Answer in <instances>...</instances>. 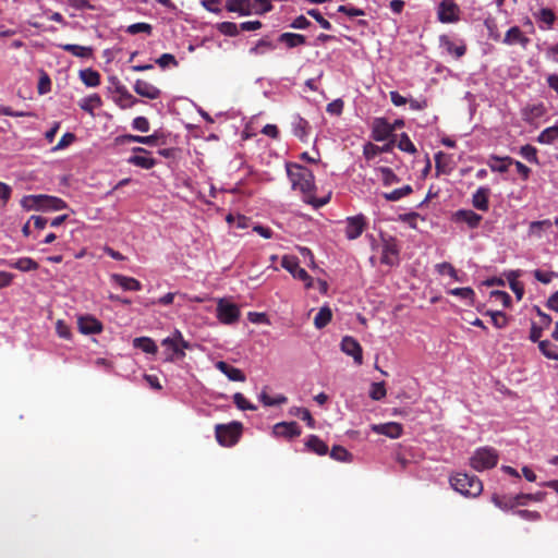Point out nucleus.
Here are the masks:
<instances>
[{
    "label": "nucleus",
    "instance_id": "obj_12",
    "mask_svg": "<svg viewBox=\"0 0 558 558\" xmlns=\"http://www.w3.org/2000/svg\"><path fill=\"white\" fill-rule=\"evenodd\" d=\"M399 260V246L396 239L384 240L380 262L385 265L393 266Z\"/></svg>",
    "mask_w": 558,
    "mask_h": 558
},
{
    "label": "nucleus",
    "instance_id": "obj_42",
    "mask_svg": "<svg viewBox=\"0 0 558 558\" xmlns=\"http://www.w3.org/2000/svg\"><path fill=\"white\" fill-rule=\"evenodd\" d=\"M558 140V125L546 128L537 137L541 144H553Z\"/></svg>",
    "mask_w": 558,
    "mask_h": 558
},
{
    "label": "nucleus",
    "instance_id": "obj_29",
    "mask_svg": "<svg viewBox=\"0 0 558 558\" xmlns=\"http://www.w3.org/2000/svg\"><path fill=\"white\" fill-rule=\"evenodd\" d=\"M66 203L56 196L41 195L40 210H61L66 208Z\"/></svg>",
    "mask_w": 558,
    "mask_h": 558
},
{
    "label": "nucleus",
    "instance_id": "obj_18",
    "mask_svg": "<svg viewBox=\"0 0 558 558\" xmlns=\"http://www.w3.org/2000/svg\"><path fill=\"white\" fill-rule=\"evenodd\" d=\"M483 217L471 209H459L453 214L456 222L466 223L470 229H475L480 226Z\"/></svg>",
    "mask_w": 558,
    "mask_h": 558
},
{
    "label": "nucleus",
    "instance_id": "obj_59",
    "mask_svg": "<svg viewBox=\"0 0 558 558\" xmlns=\"http://www.w3.org/2000/svg\"><path fill=\"white\" fill-rule=\"evenodd\" d=\"M538 20L547 25V28H550L556 21V15L551 9L544 8L538 13Z\"/></svg>",
    "mask_w": 558,
    "mask_h": 558
},
{
    "label": "nucleus",
    "instance_id": "obj_41",
    "mask_svg": "<svg viewBox=\"0 0 558 558\" xmlns=\"http://www.w3.org/2000/svg\"><path fill=\"white\" fill-rule=\"evenodd\" d=\"M492 160L498 162V163H489L490 170L494 172H507L508 167L512 165L513 159L511 157H497L493 156Z\"/></svg>",
    "mask_w": 558,
    "mask_h": 558
},
{
    "label": "nucleus",
    "instance_id": "obj_48",
    "mask_svg": "<svg viewBox=\"0 0 558 558\" xmlns=\"http://www.w3.org/2000/svg\"><path fill=\"white\" fill-rule=\"evenodd\" d=\"M330 457L340 462L351 461L352 454L342 446H333L330 451Z\"/></svg>",
    "mask_w": 558,
    "mask_h": 558
},
{
    "label": "nucleus",
    "instance_id": "obj_2",
    "mask_svg": "<svg viewBox=\"0 0 558 558\" xmlns=\"http://www.w3.org/2000/svg\"><path fill=\"white\" fill-rule=\"evenodd\" d=\"M287 172L293 189H299L304 194L313 192L315 187L314 174L310 169L298 163H288Z\"/></svg>",
    "mask_w": 558,
    "mask_h": 558
},
{
    "label": "nucleus",
    "instance_id": "obj_24",
    "mask_svg": "<svg viewBox=\"0 0 558 558\" xmlns=\"http://www.w3.org/2000/svg\"><path fill=\"white\" fill-rule=\"evenodd\" d=\"M216 368L219 369L232 381H245L244 373L240 368H236L225 361H218L216 363Z\"/></svg>",
    "mask_w": 558,
    "mask_h": 558
},
{
    "label": "nucleus",
    "instance_id": "obj_5",
    "mask_svg": "<svg viewBox=\"0 0 558 558\" xmlns=\"http://www.w3.org/2000/svg\"><path fill=\"white\" fill-rule=\"evenodd\" d=\"M110 82L112 87H109V90L114 94L112 100L121 109L132 108L140 101L128 90V88L119 81L118 77H110Z\"/></svg>",
    "mask_w": 558,
    "mask_h": 558
},
{
    "label": "nucleus",
    "instance_id": "obj_32",
    "mask_svg": "<svg viewBox=\"0 0 558 558\" xmlns=\"http://www.w3.org/2000/svg\"><path fill=\"white\" fill-rule=\"evenodd\" d=\"M8 266L21 271H32L39 268L38 263L31 257H21L15 262H9Z\"/></svg>",
    "mask_w": 558,
    "mask_h": 558
},
{
    "label": "nucleus",
    "instance_id": "obj_11",
    "mask_svg": "<svg viewBox=\"0 0 558 558\" xmlns=\"http://www.w3.org/2000/svg\"><path fill=\"white\" fill-rule=\"evenodd\" d=\"M340 347L342 352H344L347 355L352 356L357 365H361L363 363L362 347L353 337H343Z\"/></svg>",
    "mask_w": 558,
    "mask_h": 558
},
{
    "label": "nucleus",
    "instance_id": "obj_30",
    "mask_svg": "<svg viewBox=\"0 0 558 558\" xmlns=\"http://www.w3.org/2000/svg\"><path fill=\"white\" fill-rule=\"evenodd\" d=\"M305 446L310 451H312L318 456H325L328 452V446L326 445V442H324L316 435H311L307 438Z\"/></svg>",
    "mask_w": 558,
    "mask_h": 558
},
{
    "label": "nucleus",
    "instance_id": "obj_3",
    "mask_svg": "<svg viewBox=\"0 0 558 558\" xmlns=\"http://www.w3.org/2000/svg\"><path fill=\"white\" fill-rule=\"evenodd\" d=\"M243 425L240 422H231L229 424H217L215 426V436L219 445L223 447L234 446L241 435Z\"/></svg>",
    "mask_w": 558,
    "mask_h": 558
},
{
    "label": "nucleus",
    "instance_id": "obj_45",
    "mask_svg": "<svg viewBox=\"0 0 558 558\" xmlns=\"http://www.w3.org/2000/svg\"><path fill=\"white\" fill-rule=\"evenodd\" d=\"M290 413L294 416L300 417L302 421L306 422L307 426L311 428L315 427V420L313 418L311 412L305 408H292Z\"/></svg>",
    "mask_w": 558,
    "mask_h": 558
},
{
    "label": "nucleus",
    "instance_id": "obj_28",
    "mask_svg": "<svg viewBox=\"0 0 558 558\" xmlns=\"http://www.w3.org/2000/svg\"><path fill=\"white\" fill-rule=\"evenodd\" d=\"M60 48L63 49L66 52H70L71 54L82 58V59H89L93 57L94 49L88 46H80L75 44H64L60 45Z\"/></svg>",
    "mask_w": 558,
    "mask_h": 558
},
{
    "label": "nucleus",
    "instance_id": "obj_40",
    "mask_svg": "<svg viewBox=\"0 0 558 558\" xmlns=\"http://www.w3.org/2000/svg\"><path fill=\"white\" fill-rule=\"evenodd\" d=\"M413 192V189L411 185H404L401 189H396L389 193H384L383 196L388 202H397L408 195H410Z\"/></svg>",
    "mask_w": 558,
    "mask_h": 558
},
{
    "label": "nucleus",
    "instance_id": "obj_38",
    "mask_svg": "<svg viewBox=\"0 0 558 558\" xmlns=\"http://www.w3.org/2000/svg\"><path fill=\"white\" fill-rule=\"evenodd\" d=\"M492 501L495 504L496 507L500 508L501 510H509L519 506L517 504L515 496L507 497L494 494L492 496Z\"/></svg>",
    "mask_w": 558,
    "mask_h": 558
},
{
    "label": "nucleus",
    "instance_id": "obj_39",
    "mask_svg": "<svg viewBox=\"0 0 558 558\" xmlns=\"http://www.w3.org/2000/svg\"><path fill=\"white\" fill-rule=\"evenodd\" d=\"M547 493L546 492H537L534 494H518L515 495L517 504L519 506H525L530 501L542 502L545 500Z\"/></svg>",
    "mask_w": 558,
    "mask_h": 558
},
{
    "label": "nucleus",
    "instance_id": "obj_14",
    "mask_svg": "<svg viewBox=\"0 0 558 558\" xmlns=\"http://www.w3.org/2000/svg\"><path fill=\"white\" fill-rule=\"evenodd\" d=\"M502 43L508 46L519 45L523 49H526L531 43V39L521 31L519 26H512L507 31Z\"/></svg>",
    "mask_w": 558,
    "mask_h": 558
},
{
    "label": "nucleus",
    "instance_id": "obj_50",
    "mask_svg": "<svg viewBox=\"0 0 558 558\" xmlns=\"http://www.w3.org/2000/svg\"><path fill=\"white\" fill-rule=\"evenodd\" d=\"M486 314L490 316L492 323L496 328H505L508 325V317L504 312L488 311Z\"/></svg>",
    "mask_w": 558,
    "mask_h": 558
},
{
    "label": "nucleus",
    "instance_id": "obj_58",
    "mask_svg": "<svg viewBox=\"0 0 558 558\" xmlns=\"http://www.w3.org/2000/svg\"><path fill=\"white\" fill-rule=\"evenodd\" d=\"M398 148L400 150L409 153V154L416 153V148H415L414 144L412 143V141L410 140V137L408 136L407 133H402L400 135V140H399V143H398Z\"/></svg>",
    "mask_w": 558,
    "mask_h": 558
},
{
    "label": "nucleus",
    "instance_id": "obj_16",
    "mask_svg": "<svg viewBox=\"0 0 558 558\" xmlns=\"http://www.w3.org/2000/svg\"><path fill=\"white\" fill-rule=\"evenodd\" d=\"M392 136L390 123L386 118H376L373 122L372 137L376 142H383Z\"/></svg>",
    "mask_w": 558,
    "mask_h": 558
},
{
    "label": "nucleus",
    "instance_id": "obj_37",
    "mask_svg": "<svg viewBox=\"0 0 558 558\" xmlns=\"http://www.w3.org/2000/svg\"><path fill=\"white\" fill-rule=\"evenodd\" d=\"M332 318V312L329 306H323L314 318V325L317 329L326 327Z\"/></svg>",
    "mask_w": 558,
    "mask_h": 558
},
{
    "label": "nucleus",
    "instance_id": "obj_60",
    "mask_svg": "<svg viewBox=\"0 0 558 558\" xmlns=\"http://www.w3.org/2000/svg\"><path fill=\"white\" fill-rule=\"evenodd\" d=\"M233 402L240 410H256V407L248 402L241 392H236L233 395Z\"/></svg>",
    "mask_w": 558,
    "mask_h": 558
},
{
    "label": "nucleus",
    "instance_id": "obj_36",
    "mask_svg": "<svg viewBox=\"0 0 558 558\" xmlns=\"http://www.w3.org/2000/svg\"><path fill=\"white\" fill-rule=\"evenodd\" d=\"M101 105L102 101L98 94H93L80 101L81 109L92 116H94V109L101 107Z\"/></svg>",
    "mask_w": 558,
    "mask_h": 558
},
{
    "label": "nucleus",
    "instance_id": "obj_35",
    "mask_svg": "<svg viewBox=\"0 0 558 558\" xmlns=\"http://www.w3.org/2000/svg\"><path fill=\"white\" fill-rule=\"evenodd\" d=\"M80 78L88 87H97L100 84V74L90 68L81 70Z\"/></svg>",
    "mask_w": 558,
    "mask_h": 558
},
{
    "label": "nucleus",
    "instance_id": "obj_46",
    "mask_svg": "<svg viewBox=\"0 0 558 558\" xmlns=\"http://www.w3.org/2000/svg\"><path fill=\"white\" fill-rule=\"evenodd\" d=\"M217 29L226 36H238L240 33V25L233 22H221L217 25Z\"/></svg>",
    "mask_w": 558,
    "mask_h": 558
},
{
    "label": "nucleus",
    "instance_id": "obj_15",
    "mask_svg": "<svg viewBox=\"0 0 558 558\" xmlns=\"http://www.w3.org/2000/svg\"><path fill=\"white\" fill-rule=\"evenodd\" d=\"M77 327L83 335H95L102 331L101 322L92 315L80 316L77 318Z\"/></svg>",
    "mask_w": 558,
    "mask_h": 558
},
{
    "label": "nucleus",
    "instance_id": "obj_54",
    "mask_svg": "<svg viewBox=\"0 0 558 558\" xmlns=\"http://www.w3.org/2000/svg\"><path fill=\"white\" fill-rule=\"evenodd\" d=\"M247 3L251 5V10L255 11V13H266L271 10V3L269 0H247Z\"/></svg>",
    "mask_w": 558,
    "mask_h": 558
},
{
    "label": "nucleus",
    "instance_id": "obj_52",
    "mask_svg": "<svg viewBox=\"0 0 558 558\" xmlns=\"http://www.w3.org/2000/svg\"><path fill=\"white\" fill-rule=\"evenodd\" d=\"M275 48L276 47H275V45L271 41H269V40H267L265 38H262V39H259L257 41V44L254 47H252L250 49V53H252V54H263L267 50H274Z\"/></svg>",
    "mask_w": 558,
    "mask_h": 558
},
{
    "label": "nucleus",
    "instance_id": "obj_64",
    "mask_svg": "<svg viewBox=\"0 0 558 558\" xmlns=\"http://www.w3.org/2000/svg\"><path fill=\"white\" fill-rule=\"evenodd\" d=\"M75 141V135L73 133H64L58 144L52 148V150H61L70 146Z\"/></svg>",
    "mask_w": 558,
    "mask_h": 558
},
{
    "label": "nucleus",
    "instance_id": "obj_6",
    "mask_svg": "<svg viewBox=\"0 0 558 558\" xmlns=\"http://www.w3.org/2000/svg\"><path fill=\"white\" fill-rule=\"evenodd\" d=\"M281 266L289 271L294 278L302 280L305 283L306 288L312 287V277L307 274V271L300 267L299 259L292 255H284L281 258Z\"/></svg>",
    "mask_w": 558,
    "mask_h": 558
},
{
    "label": "nucleus",
    "instance_id": "obj_62",
    "mask_svg": "<svg viewBox=\"0 0 558 558\" xmlns=\"http://www.w3.org/2000/svg\"><path fill=\"white\" fill-rule=\"evenodd\" d=\"M307 14L312 16L319 25L326 31L331 29V24L327 21L317 9H311L307 11Z\"/></svg>",
    "mask_w": 558,
    "mask_h": 558
},
{
    "label": "nucleus",
    "instance_id": "obj_8",
    "mask_svg": "<svg viewBox=\"0 0 558 558\" xmlns=\"http://www.w3.org/2000/svg\"><path fill=\"white\" fill-rule=\"evenodd\" d=\"M438 20L441 23H454L459 20V7L453 0H442L440 2Z\"/></svg>",
    "mask_w": 558,
    "mask_h": 558
},
{
    "label": "nucleus",
    "instance_id": "obj_49",
    "mask_svg": "<svg viewBox=\"0 0 558 558\" xmlns=\"http://www.w3.org/2000/svg\"><path fill=\"white\" fill-rule=\"evenodd\" d=\"M538 349L547 359L558 360V351L554 350V344L549 340L539 341Z\"/></svg>",
    "mask_w": 558,
    "mask_h": 558
},
{
    "label": "nucleus",
    "instance_id": "obj_34",
    "mask_svg": "<svg viewBox=\"0 0 558 558\" xmlns=\"http://www.w3.org/2000/svg\"><path fill=\"white\" fill-rule=\"evenodd\" d=\"M133 345L148 354H156L158 348L155 341L148 337H138L133 340Z\"/></svg>",
    "mask_w": 558,
    "mask_h": 558
},
{
    "label": "nucleus",
    "instance_id": "obj_31",
    "mask_svg": "<svg viewBox=\"0 0 558 558\" xmlns=\"http://www.w3.org/2000/svg\"><path fill=\"white\" fill-rule=\"evenodd\" d=\"M226 9L229 12H235L243 16L252 13L251 5L247 3V0H227Z\"/></svg>",
    "mask_w": 558,
    "mask_h": 558
},
{
    "label": "nucleus",
    "instance_id": "obj_51",
    "mask_svg": "<svg viewBox=\"0 0 558 558\" xmlns=\"http://www.w3.org/2000/svg\"><path fill=\"white\" fill-rule=\"evenodd\" d=\"M126 33L131 35H136L138 33H145L147 35H151L153 26L145 22L134 23L128 26Z\"/></svg>",
    "mask_w": 558,
    "mask_h": 558
},
{
    "label": "nucleus",
    "instance_id": "obj_4",
    "mask_svg": "<svg viewBox=\"0 0 558 558\" xmlns=\"http://www.w3.org/2000/svg\"><path fill=\"white\" fill-rule=\"evenodd\" d=\"M498 463V453L496 449L490 447H483L475 450L473 456L470 459V465L475 471H484L488 469H493Z\"/></svg>",
    "mask_w": 558,
    "mask_h": 558
},
{
    "label": "nucleus",
    "instance_id": "obj_1",
    "mask_svg": "<svg viewBox=\"0 0 558 558\" xmlns=\"http://www.w3.org/2000/svg\"><path fill=\"white\" fill-rule=\"evenodd\" d=\"M451 487L465 497H477L483 492L482 481L468 473L458 472L450 477Z\"/></svg>",
    "mask_w": 558,
    "mask_h": 558
},
{
    "label": "nucleus",
    "instance_id": "obj_47",
    "mask_svg": "<svg viewBox=\"0 0 558 558\" xmlns=\"http://www.w3.org/2000/svg\"><path fill=\"white\" fill-rule=\"evenodd\" d=\"M378 170L381 174V181H383L384 185L389 186V185L400 182V179L392 171V169H390L388 167H380Z\"/></svg>",
    "mask_w": 558,
    "mask_h": 558
},
{
    "label": "nucleus",
    "instance_id": "obj_13",
    "mask_svg": "<svg viewBox=\"0 0 558 558\" xmlns=\"http://www.w3.org/2000/svg\"><path fill=\"white\" fill-rule=\"evenodd\" d=\"M366 228V219L363 215L347 218L345 236L349 240L357 239Z\"/></svg>",
    "mask_w": 558,
    "mask_h": 558
},
{
    "label": "nucleus",
    "instance_id": "obj_25",
    "mask_svg": "<svg viewBox=\"0 0 558 558\" xmlns=\"http://www.w3.org/2000/svg\"><path fill=\"white\" fill-rule=\"evenodd\" d=\"M161 345L166 347L167 351L170 352L167 360L173 361L174 357H184V351L179 347L178 339L175 337V331L171 337H167L161 341Z\"/></svg>",
    "mask_w": 558,
    "mask_h": 558
},
{
    "label": "nucleus",
    "instance_id": "obj_10",
    "mask_svg": "<svg viewBox=\"0 0 558 558\" xmlns=\"http://www.w3.org/2000/svg\"><path fill=\"white\" fill-rule=\"evenodd\" d=\"M301 427L296 422H280L274 425L272 434L276 437H282L286 439H293L301 435Z\"/></svg>",
    "mask_w": 558,
    "mask_h": 558
},
{
    "label": "nucleus",
    "instance_id": "obj_21",
    "mask_svg": "<svg viewBox=\"0 0 558 558\" xmlns=\"http://www.w3.org/2000/svg\"><path fill=\"white\" fill-rule=\"evenodd\" d=\"M372 429L377 434L385 435L392 439L399 438L403 432L402 425L397 422L373 425Z\"/></svg>",
    "mask_w": 558,
    "mask_h": 558
},
{
    "label": "nucleus",
    "instance_id": "obj_9",
    "mask_svg": "<svg viewBox=\"0 0 558 558\" xmlns=\"http://www.w3.org/2000/svg\"><path fill=\"white\" fill-rule=\"evenodd\" d=\"M439 46L445 49L448 54L453 56L456 59L462 58L466 52V45L462 39L454 43L448 35L439 36Z\"/></svg>",
    "mask_w": 558,
    "mask_h": 558
},
{
    "label": "nucleus",
    "instance_id": "obj_61",
    "mask_svg": "<svg viewBox=\"0 0 558 558\" xmlns=\"http://www.w3.org/2000/svg\"><path fill=\"white\" fill-rule=\"evenodd\" d=\"M56 332L62 339H71L72 332L70 326L63 320L58 319L56 323Z\"/></svg>",
    "mask_w": 558,
    "mask_h": 558
},
{
    "label": "nucleus",
    "instance_id": "obj_19",
    "mask_svg": "<svg viewBox=\"0 0 558 558\" xmlns=\"http://www.w3.org/2000/svg\"><path fill=\"white\" fill-rule=\"evenodd\" d=\"M133 88L137 95L148 99H157L161 95V90L158 87L144 80H136Z\"/></svg>",
    "mask_w": 558,
    "mask_h": 558
},
{
    "label": "nucleus",
    "instance_id": "obj_22",
    "mask_svg": "<svg viewBox=\"0 0 558 558\" xmlns=\"http://www.w3.org/2000/svg\"><path fill=\"white\" fill-rule=\"evenodd\" d=\"M436 174H450L453 170V161L450 155L444 151L435 154Z\"/></svg>",
    "mask_w": 558,
    "mask_h": 558
},
{
    "label": "nucleus",
    "instance_id": "obj_27",
    "mask_svg": "<svg viewBox=\"0 0 558 558\" xmlns=\"http://www.w3.org/2000/svg\"><path fill=\"white\" fill-rule=\"evenodd\" d=\"M117 140L120 143H141V144H146L149 146H155V145H157L159 135L157 133L147 135V136L125 134V135L118 137Z\"/></svg>",
    "mask_w": 558,
    "mask_h": 558
},
{
    "label": "nucleus",
    "instance_id": "obj_53",
    "mask_svg": "<svg viewBox=\"0 0 558 558\" xmlns=\"http://www.w3.org/2000/svg\"><path fill=\"white\" fill-rule=\"evenodd\" d=\"M40 202H41V195H28L24 196L21 201V205L23 208L31 210V209H37L40 210Z\"/></svg>",
    "mask_w": 558,
    "mask_h": 558
},
{
    "label": "nucleus",
    "instance_id": "obj_17",
    "mask_svg": "<svg viewBox=\"0 0 558 558\" xmlns=\"http://www.w3.org/2000/svg\"><path fill=\"white\" fill-rule=\"evenodd\" d=\"M133 151L135 153V155H133L129 158V163L140 167L142 169H146V170L151 169L156 166L157 161L154 158L148 157V156L138 155V154H149V151L147 149H145L143 147H134Z\"/></svg>",
    "mask_w": 558,
    "mask_h": 558
},
{
    "label": "nucleus",
    "instance_id": "obj_23",
    "mask_svg": "<svg viewBox=\"0 0 558 558\" xmlns=\"http://www.w3.org/2000/svg\"><path fill=\"white\" fill-rule=\"evenodd\" d=\"M489 194L490 190L488 187H478L472 196V205L478 210L487 211L489 209Z\"/></svg>",
    "mask_w": 558,
    "mask_h": 558
},
{
    "label": "nucleus",
    "instance_id": "obj_7",
    "mask_svg": "<svg viewBox=\"0 0 558 558\" xmlns=\"http://www.w3.org/2000/svg\"><path fill=\"white\" fill-rule=\"evenodd\" d=\"M217 318L221 324L232 325L235 324L240 319V310L239 307L226 301L225 299H220L217 304Z\"/></svg>",
    "mask_w": 558,
    "mask_h": 558
},
{
    "label": "nucleus",
    "instance_id": "obj_57",
    "mask_svg": "<svg viewBox=\"0 0 558 558\" xmlns=\"http://www.w3.org/2000/svg\"><path fill=\"white\" fill-rule=\"evenodd\" d=\"M437 271L440 275L447 274L451 278H453L457 281H461V278L458 276V271L454 269V267L447 262L440 263L436 265Z\"/></svg>",
    "mask_w": 558,
    "mask_h": 558
},
{
    "label": "nucleus",
    "instance_id": "obj_44",
    "mask_svg": "<svg viewBox=\"0 0 558 558\" xmlns=\"http://www.w3.org/2000/svg\"><path fill=\"white\" fill-rule=\"evenodd\" d=\"M259 400L263 402L264 405L272 407L287 403L288 398L283 395H279L276 398H271L265 390H263L259 395Z\"/></svg>",
    "mask_w": 558,
    "mask_h": 558
},
{
    "label": "nucleus",
    "instance_id": "obj_63",
    "mask_svg": "<svg viewBox=\"0 0 558 558\" xmlns=\"http://www.w3.org/2000/svg\"><path fill=\"white\" fill-rule=\"evenodd\" d=\"M156 63L162 68V69H166L170 65H173V66H177L178 65V61L175 59V57L171 53H162L157 60H156Z\"/></svg>",
    "mask_w": 558,
    "mask_h": 558
},
{
    "label": "nucleus",
    "instance_id": "obj_55",
    "mask_svg": "<svg viewBox=\"0 0 558 558\" xmlns=\"http://www.w3.org/2000/svg\"><path fill=\"white\" fill-rule=\"evenodd\" d=\"M520 155L529 162L538 163L537 149L530 144H526L520 148Z\"/></svg>",
    "mask_w": 558,
    "mask_h": 558
},
{
    "label": "nucleus",
    "instance_id": "obj_20",
    "mask_svg": "<svg viewBox=\"0 0 558 558\" xmlns=\"http://www.w3.org/2000/svg\"><path fill=\"white\" fill-rule=\"evenodd\" d=\"M110 279L113 283L119 286L124 291H140L142 290V283L133 278L120 274H112Z\"/></svg>",
    "mask_w": 558,
    "mask_h": 558
},
{
    "label": "nucleus",
    "instance_id": "obj_26",
    "mask_svg": "<svg viewBox=\"0 0 558 558\" xmlns=\"http://www.w3.org/2000/svg\"><path fill=\"white\" fill-rule=\"evenodd\" d=\"M310 123L300 114H295L292 120L293 134L301 141L306 142L310 133Z\"/></svg>",
    "mask_w": 558,
    "mask_h": 558
},
{
    "label": "nucleus",
    "instance_id": "obj_33",
    "mask_svg": "<svg viewBox=\"0 0 558 558\" xmlns=\"http://www.w3.org/2000/svg\"><path fill=\"white\" fill-rule=\"evenodd\" d=\"M278 40L286 44L288 48H294L306 44V37L295 33H282Z\"/></svg>",
    "mask_w": 558,
    "mask_h": 558
},
{
    "label": "nucleus",
    "instance_id": "obj_56",
    "mask_svg": "<svg viewBox=\"0 0 558 558\" xmlns=\"http://www.w3.org/2000/svg\"><path fill=\"white\" fill-rule=\"evenodd\" d=\"M386 393H387V391H386L384 381L372 384L369 397L373 400H376V401L381 400L383 398L386 397Z\"/></svg>",
    "mask_w": 558,
    "mask_h": 558
},
{
    "label": "nucleus",
    "instance_id": "obj_43",
    "mask_svg": "<svg viewBox=\"0 0 558 558\" xmlns=\"http://www.w3.org/2000/svg\"><path fill=\"white\" fill-rule=\"evenodd\" d=\"M449 294L468 300L470 305L474 304L475 292L472 288H453L448 291Z\"/></svg>",
    "mask_w": 558,
    "mask_h": 558
}]
</instances>
